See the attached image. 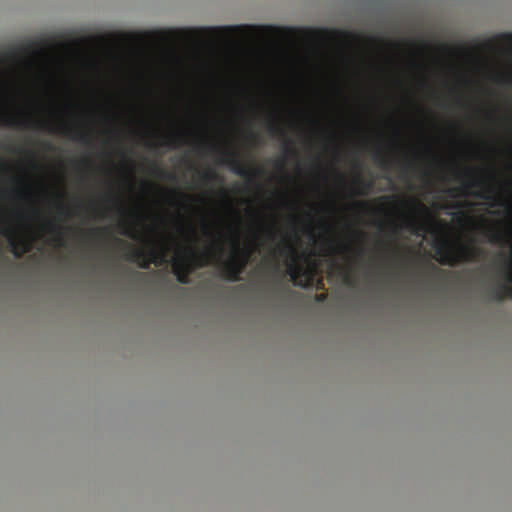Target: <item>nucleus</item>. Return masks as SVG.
<instances>
[{"label": "nucleus", "mask_w": 512, "mask_h": 512, "mask_svg": "<svg viewBox=\"0 0 512 512\" xmlns=\"http://www.w3.org/2000/svg\"><path fill=\"white\" fill-rule=\"evenodd\" d=\"M268 131L273 136H283L286 137L285 131L281 126H279L276 122H270L268 125Z\"/></svg>", "instance_id": "nucleus-17"}, {"label": "nucleus", "mask_w": 512, "mask_h": 512, "mask_svg": "<svg viewBox=\"0 0 512 512\" xmlns=\"http://www.w3.org/2000/svg\"><path fill=\"white\" fill-rule=\"evenodd\" d=\"M504 264L505 270L502 276L505 281L490 290L491 298L497 302H502L507 298L512 299V253L505 257Z\"/></svg>", "instance_id": "nucleus-8"}, {"label": "nucleus", "mask_w": 512, "mask_h": 512, "mask_svg": "<svg viewBox=\"0 0 512 512\" xmlns=\"http://www.w3.org/2000/svg\"><path fill=\"white\" fill-rule=\"evenodd\" d=\"M211 254L199 255L194 249L189 248L185 250V255L182 258L173 260L172 269L176 279L181 284L190 283V274L195 266L202 267L208 263Z\"/></svg>", "instance_id": "nucleus-4"}, {"label": "nucleus", "mask_w": 512, "mask_h": 512, "mask_svg": "<svg viewBox=\"0 0 512 512\" xmlns=\"http://www.w3.org/2000/svg\"><path fill=\"white\" fill-rule=\"evenodd\" d=\"M507 204V201L503 200L502 197H499L498 201H496L495 203H493L492 205H498V206H504Z\"/></svg>", "instance_id": "nucleus-29"}, {"label": "nucleus", "mask_w": 512, "mask_h": 512, "mask_svg": "<svg viewBox=\"0 0 512 512\" xmlns=\"http://www.w3.org/2000/svg\"><path fill=\"white\" fill-rule=\"evenodd\" d=\"M106 228H94L87 232V235L90 237L98 238L102 236L103 233L106 232Z\"/></svg>", "instance_id": "nucleus-24"}, {"label": "nucleus", "mask_w": 512, "mask_h": 512, "mask_svg": "<svg viewBox=\"0 0 512 512\" xmlns=\"http://www.w3.org/2000/svg\"><path fill=\"white\" fill-rule=\"evenodd\" d=\"M256 245L240 246L238 237L233 240V254L228 260L221 262L220 269L222 277L228 281L236 282L241 279Z\"/></svg>", "instance_id": "nucleus-3"}, {"label": "nucleus", "mask_w": 512, "mask_h": 512, "mask_svg": "<svg viewBox=\"0 0 512 512\" xmlns=\"http://www.w3.org/2000/svg\"><path fill=\"white\" fill-rule=\"evenodd\" d=\"M173 193L179 197H181L182 199H186L187 196L179 191H173Z\"/></svg>", "instance_id": "nucleus-34"}, {"label": "nucleus", "mask_w": 512, "mask_h": 512, "mask_svg": "<svg viewBox=\"0 0 512 512\" xmlns=\"http://www.w3.org/2000/svg\"><path fill=\"white\" fill-rule=\"evenodd\" d=\"M315 300L319 303L325 302L327 300V294L326 293L317 294L315 296Z\"/></svg>", "instance_id": "nucleus-27"}, {"label": "nucleus", "mask_w": 512, "mask_h": 512, "mask_svg": "<svg viewBox=\"0 0 512 512\" xmlns=\"http://www.w3.org/2000/svg\"><path fill=\"white\" fill-rule=\"evenodd\" d=\"M439 255V263L442 265L455 266L460 262L478 261L486 256V250L475 245L458 244L455 249L448 241H444L435 247Z\"/></svg>", "instance_id": "nucleus-2"}, {"label": "nucleus", "mask_w": 512, "mask_h": 512, "mask_svg": "<svg viewBox=\"0 0 512 512\" xmlns=\"http://www.w3.org/2000/svg\"><path fill=\"white\" fill-rule=\"evenodd\" d=\"M329 248H330V250H331V251H333V252H334V251H336V250H335V248H334L333 246H329Z\"/></svg>", "instance_id": "nucleus-44"}, {"label": "nucleus", "mask_w": 512, "mask_h": 512, "mask_svg": "<svg viewBox=\"0 0 512 512\" xmlns=\"http://www.w3.org/2000/svg\"><path fill=\"white\" fill-rule=\"evenodd\" d=\"M275 166H276L278 169L283 170V169H284V161H283V160H277V161H276V163H275Z\"/></svg>", "instance_id": "nucleus-30"}, {"label": "nucleus", "mask_w": 512, "mask_h": 512, "mask_svg": "<svg viewBox=\"0 0 512 512\" xmlns=\"http://www.w3.org/2000/svg\"><path fill=\"white\" fill-rule=\"evenodd\" d=\"M219 162L221 164L229 166L234 174L242 178H245L248 181H252L253 179L258 178L264 174V171L262 169L249 168L246 165H244L243 161L235 152H223Z\"/></svg>", "instance_id": "nucleus-5"}, {"label": "nucleus", "mask_w": 512, "mask_h": 512, "mask_svg": "<svg viewBox=\"0 0 512 512\" xmlns=\"http://www.w3.org/2000/svg\"><path fill=\"white\" fill-rule=\"evenodd\" d=\"M474 174V171L472 169H465L463 175L466 176V177H471L472 175Z\"/></svg>", "instance_id": "nucleus-32"}, {"label": "nucleus", "mask_w": 512, "mask_h": 512, "mask_svg": "<svg viewBox=\"0 0 512 512\" xmlns=\"http://www.w3.org/2000/svg\"><path fill=\"white\" fill-rule=\"evenodd\" d=\"M414 208L417 212L421 213L422 215H424L427 219L430 218V215H429V212H428V209L423 205L421 204L420 202H416L414 204Z\"/></svg>", "instance_id": "nucleus-23"}, {"label": "nucleus", "mask_w": 512, "mask_h": 512, "mask_svg": "<svg viewBox=\"0 0 512 512\" xmlns=\"http://www.w3.org/2000/svg\"><path fill=\"white\" fill-rule=\"evenodd\" d=\"M374 161L377 165L383 170H390L393 164L392 159L382 152L380 149L376 150L374 153Z\"/></svg>", "instance_id": "nucleus-14"}, {"label": "nucleus", "mask_w": 512, "mask_h": 512, "mask_svg": "<svg viewBox=\"0 0 512 512\" xmlns=\"http://www.w3.org/2000/svg\"><path fill=\"white\" fill-rule=\"evenodd\" d=\"M249 138L252 139V140H256L257 139V136L253 133H250L249 134Z\"/></svg>", "instance_id": "nucleus-40"}, {"label": "nucleus", "mask_w": 512, "mask_h": 512, "mask_svg": "<svg viewBox=\"0 0 512 512\" xmlns=\"http://www.w3.org/2000/svg\"><path fill=\"white\" fill-rule=\"evenodd\" d=\"M355 185L357 186V189L355 190L356 195L365 196L368 195L374 186L373 180H364L361 176H358L354 180Z\"/></svg>", "instance_id": "nucleus-12"}, {"label": "nucleus", "mask_w": 512, "mask_h": 512, "mask_svg": "<svg viewBox=\"0 0 512 512\" xmlns=\"http://www.w3.org/2000/svg\"><path fill=\"white\" fill-rule=\"evenodd\" d=\"M269 237L273 240L275 238V232L272 229H268Z\"/></svg>", "instance_id": "nucleus-36"}, {"label": "nucleus", "mask_w": 512, "mask_h": 512, "mask_svg": "<svg viewBox=\"0 0 512 512\" xmlns=\"http://www.w3.org/2000/svg\"><path fill=\"white\" fill-rule=\"evenodd\" d=\"M475 196L478 197V198H481V199H485V200H491V199H494L492 193L490 192H477L475 193Z\"/></svg>", "instance_id": "nucleus-25"}, {"label": "nucleus", "mask_w": 512, "mask_h": 512, "mask_svg": "<svg viewBox=\"0 0 512 512\" xmlns=\"http://www.w3.org/2000/svg\"><path fill=\"white\" fill-rule=\"evenodd\" d=\"M4 222L0 220V233L8 238L11 251L16 258H20L25 252L30 250V242L19 238L15 229L9 225H2Z\"/></svg>", "instance_id": "nucleus-9"}, {"label": "nucleus", "mask_w": 512, "mask_h": 512, "mask_svg": "<svg viewBox=\"0 0 512 512\" xmlns=\"http://www.w3.org/2000/svg\"><path fill=\"white\" fill-rule=\"evenodd\" d=\"M115 241L117 244H124V241L121 239H116ZM125 245L130 248V244L125 243Z\"/></svg>", "instance_id": "nucleus-38"}, {"label": "nucleus", "mask_w": 512, "mask_h": 512, "mask_svg": "<svg viewBox=\"0 0 512 512\" xmlns=\"http://www.w3.org/2000/svg\"><path fill=\"white\" fill-rule=\"evenodd\" d=\"M201 177L204 183H213L219 180L218 174L212 169H208L203 172Z\"/></svg>", "instance_id": "nucleus-16"}, {"label": "nucleus", "mask_w": 512, "mask_h": 512, "mask_svg": "<svg viewBox=\"0 0 512 512\" xmlns=\"http://www.w3.org/2000/svg\"><path fill=\"white\" fill-rule=\"evenodd\" d=\"M43 228L55 236L54 241L58 246H60V247L66 246L64 234H65V232L71 231L70 227H63V226L58 225L52 221H48L43 225Z\"/></svg>", "instance_id": "nucleus-10"}, {"label": "nucleus", "mask_w": 512, "mask_h": 512, "mask_svg": "<svg viewBox=\"0 0 512 512\" xmlns=\"http://www.w3.org/2000/svg\"><path fill=\"white\" fill-rule=\"evenodd\" d=\"M356 206H358L360 208H367L368 207V203L367 202H357Z\"/></svg>", "instance_id": "nucleus-33"}, {"label": "nucleus", "mask_w": 512, "mask_h": 512, "mask_svg": "<svg viewBox=\"0 0 512 512\" xmlns=\"http://www.w3.org/2000/svg\"><path fill=\"white\" fill-rule=\"evenodd\" d=\"M121 234L126 235L132 239H137V232L134 230L132 226L124 225L123 229L121 230Z\"/></svg>", "instance_id": "nucleus-20"}, {"label": "nucleus", "mask_w": 512, "mask_h": 512, "mask_svg": "<svg viewBox=\"0 0 512 512\" xmlns=\"http://www.w3.org/2000/svg\"><path fill=\"white\" fill-rule=\"evenodd\" d=\"M355 234L358 236V237H361L363 238L365 236V234L363 232H360V231H356Z\"/></svg>", "instance_id": "nucleus-39"}, {"label": "nucleus", "mask_w": 512, "mask_h": 512, "mask_svg": "<svg viewBox=\"0 0 512 512\" xmlns=\"http://www.w3.org/2000/svg\"><path fill=\"white\" fill-rule=\"evenodd\" d=\"M5 167H6V165L0 160V168L4 169Z\"/></svg>", "instance_id": "nucleus-41"}, {"label": "nucleus", "mask_w": 512, "mask_h": 512, "mask_svg": "<svg viewBox=\"0 0 512 512\" xmlns=\"http://www.w3.org/2000/svg\"><path fill=\"white\" fill-rule=\"evenodd\" d=\"M184 135L181 133L169 134L163 141L159 143V146H167L170 148H176L180 144H184Z\"/></svg>", "instance_id": "nucleus-15"}, {"label": "nucleus", "mask_w": 512, "mask_h": 512, "mask_svg": "<svg viewBox=\"0 0 512 512\" xmlns=\"http://www.w3.org/2000/svg\"><path fill=\"white\" fill-rule=\"evenodd\" d=\"M343 280H344L345 284H347V285L352 286V285L355 284V277L352 274L350 269H347V270L344 271V273H343Z\"/></svg>", "instance_id": "nucleus-22"}, {"label": "nucleus", "mask_w": 512, "mask_h": 512, "mask_svg": "<svg viewBox=\"0 0 512 512\" xmlns=\"http://www.w3.org/2000/svg\"><path fill=\"white\" fill-rule=\"evenodd\" d=\"M405 227L408 228L412 233L419 234L420 232L428 231V224L421 222L416 217H410L405 222Z\"/></svg>", "instance_id": "nucleus-13"}, {"label": "nucleus", "mask_w": 512, "mask_h": 512, "mask_svg": "<svg viewBox=\"0 0 512 512\" xmlns=\"http://www.w3.org/2000/svg\"><path fill=\"white\" fill-rule=\"evenodd\" d=\"M151 166L154 173H163L162 169L156 163H152Z\"/></svg>", "instance_id": "nucleus-28"}, {"label": "nucleus", "mask_w": 512, "mask_h": 512, "mask_svg": "<svg viewBox=\"0 0 512 512\" xmlns=\"http://www.w3.org/2000/svg\"><path fill=\"white\" fill-rule=\"evenodd\" d=\"M0 125H6L20 129L44 128L50 132H56V130L51 128V126L47 122L35 121L29 116L19 117L6 110L0 111ZM57 132H60L81 143H90V134L87 131L76 129L70 125H61Z\"/></svg>", "instance_id": "nucleus-1"}, {"label": "nucleus", "mask_w": 512, "mask_h": 512, "mask_svg": "<svg viewBox=\"0 0 512 512\" xmlns=\"http://www.w3.org/2000/svg\"><path fill=\"white\" fill-rule=\"evenodd\" d=\"M307 232H308V234H309L311 237H313V236H314V235H313V228H312V226H311L310 224L307 226Z\"/></svg>", "instance_id": "nucleus-35"}, {"label": "nucleus", "mask_w": 512, "mask_h": 512, "mask_svg": "<svg viewBox=\"0 0 512 512\" xmlns=\"http://www.w3.org/2000/svg\"><path fill=\"white\" fill-rule=\"evenodd\" d=\"M483 233L487 236L488 241L492 244L510 245V239L506 233L490 226H485Z\"/></svg>", "instance_id": "nucleus-11"}, {"label": "nucleus", "mask_w": 512, "mask_h": 512, "mask_svg": "<svg viewBox=\"0 0 512 512\" xmlns=\"http://www.w3.org/2000/svg\"><path fill=\"white\" fill-rule=\"evenodd\" d=\"M221 194H222L224 197H227V193H226V191L221 190Z\"/></svg>", "instance_id": "nucleus-42"}, {"label": "nucleus", "mask_w": 512, "mask_h": 512, "mask_svg": "<svg viewBox=\"0 0 512 512\" xmlns=\"http://www.w3.org/2000/svg\"><path fill=\"white\" fill-rule=\"evenodd\" d=\"M484 184V180L483 179H480V178H474L470 181H467L464 183V188L465 189H468V188H472V187H480Z\"/></svg>", "instance_id": "nucleus-21"}, {"label": "nucleus", "mask_w": 512, "mask_h": 512, "mask_svg": "<svg viewBox=\"0 0 512 512\" xmlns=\"http://www.w3.org/2000/svg\"><path fill=\"white\" fill-rule=\"evenodd\" d=\"M58 212L61 215L70 216L69 209L65 205H63L62 203L58 204Z\"/></svg>", "instance_id": "nucleus-26"}, {"label": "nucleus", "mask_w": 512, "mask_h": 512, "mask_svg": "<svg viewBox=\"0 0 512 512\" xmlns=\"http://www.w3.org/2000/svg\"><path fill=\"white\" fill-rule=\"evenodd\" d=\"M284 154L286 157H296L298 155L297 151L292 146V142L288 138L286 139V144L284 147Z\"/></svg>", "instance_id": "nucleus-18"}, {"label": "nucleus", "mask_w": 512, "mask_h": 512, "mask_svg": "<svg viewBox=\"0 0 512 512\" xmlns=\"http://www.w3.org/2000/svg\"><path fill=\"white\" fill-rule=\"evenodd\" d=\"M280 252L281 254L290 256V261L287 263V273L294 284L304 288L307 287L309 285V280L302 279V277H306V271L298 263V251L295 246L287 242Z\"/></svg>", "instance_id": "nucleus-6"}, {"label": "nucleus", "mask_w": 512, "mask_h": 512, "mask_svg": "<svg viewBox=\"0 0 512 512\" xmlns=\"http://www.w3.org/2000/svg\"><path fill=\"white\" fill-rule=\"evenodd\" d=\"M342 248H343V249H345V250H347V249L349 248V246L344 245V246H342Z\"/></svg>", "instance_id": "nucleus-45"}, {"label": "nucleus", "mask_w": 512, "mask_h": 512, "mask_svg": "<svg viewBox=\"0 0 512 512\" xmlns=\"http://www.w3.org/2000/svg\"><path fill=\"white\" fill-rule=\"evenodd\" d=\"M125 259L137 263L142 269H148L152 263L161 264L163 262V254L154 246L147 251L142 248H131L125 255Z\"/></svg>", "instance_id": "nucleus-7"}, {"label": "nucleus", "mask_w": 512, "mask_h": 512, "mask_svg": "<svg viewBox=\"0 0 512 512\" xmlns=\"http://www.w3.org/2000/svg\"><path fill=\"white\" fill-rule=\"evenodd\" d=\"M415 168V165L412 161L407 160L401 164V174L403 176H406L407 174L411 173Z\"/></svg>", "instance_id": "nucleus-19"}, {"label": "nucleus", "mask_w": 512, "mask_h": 512, "mask_svg": "<svg viewBox=\"0 0 512 512\" xmlns=\"http://www.w3.org/2000/svg\"><path fill=\"white\" fill-rule=\"evenodd\" d=\"M364 252H365V251H364V248H363V247H361V248H359V249L357 250V254H358V256H363V255H364Z\"/></svg>", "instance_id": "nucleus-37"}, {"label": "nucleus", "mask_w": 512, "mask_h": 512, "mask_svg": "<svg viewBox=\"0 0 512 512\" xmlns=\"http://www.w3.org/2000/svg\"><path fill=\"white\" fill-rule=\"evenodd\" d=\"M217 248H218L219 252H222V246L220 244H217Z\"/></svg>", "instance_id": "nucleus-43"}, {"label": "nucleus", "mask_w": 512, "mask_h": 512, "mask_svg": "<svg viewBox=\"0 0 512 512\" xmlns=\"http://www.w3.org/2000/svg\"><path fill=\"white\" fill-rule=\"evenodd\" d=\"M430 268L434 271V272H437V273H446V271L444 270H441V269H438L435 265L433 264H429Z\"/></svg>", "instance_id": "nucleus-31"}, {"label": "nucleus", "mask_w": 512, "mask_h": 512, "mask_svg": "<svg viewBox=\"0 0 512 512\" xmlns=\"http://www.w3.org/2000/svg\"><path fill=\"white\" fill-rule=\"evenodd\" d=\"M254 239L258 240V235L256 233L254 234Z\"/></svg>", "instance_id": "nucleus-46"}]
</instances>
